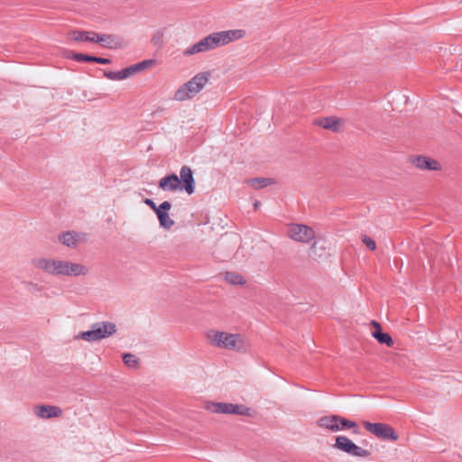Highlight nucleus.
<instances>
[{"mask_svg": "<svg viewBox=\"0 0 462 462\" xmlns=\"http://www.w3.org/2000/svg\"><path fill=\"white\" fill-rule=\"evenodd\" d=\"M33 268L54 276H85L89 269L81 263L51 257H34L31 260Z\"/></svg>", "mask_w": 462, "mask_h": 462, "instance_id": "nucleus-1", "label": "nucleus"}, {"mask_svg": "<svg viewBox=\"0 0 462 462\" xmlns=\"http://www.w3.org/2000/svg\"><path fill=\"white\" fill-rule=\"evenodd\" d=\"M245 35V32L241 29L213 32L201 39L199 42L187 48L183 53L186 56H189L196 53L211 51L217 47L226 45L231 42L242 39Z\"/></svg>", "mask_w": 462, "mask_h": 462, "instance_id": "nucleus-2", "label": "nucleus"}, {"mask_svg": "<svg viewBox=\"0 0 462 462\" xmlns=\"http://www.w3.org/2000/svg\"><path fill=\"white\" fill-rule=\"evenodd\" d=\"M207 338L214 346L227 350L242 352L245 349V340L240 334H231L218 330H208Z\"/></svg>", "mask_w": 462, "mask_h": 462, "instance_id": "nucleus-3", "label": "nucleus"}, {"mask_svg": "<svg viewBox=\"0 0 462 462\" xmlns=\"http://www.w3.org/2000/svg\"><path fill=\"white\" fill-rule=\"evenodd\" d=\"M209 72H201L195 75L188 82L182 84L173 95V99L179 102L192 99L208 84Z\"/></svg>", "mask_w": 462, "mask_h": 462, "instance_id": "nucleus-4", "label": "nucleus"}, {"mask_svg": "<svg viewBox=\"0 0 462 462\" xmlns=\"http://www.w3.org/2000/svg\"><path fill=\"white\" fill-rule=\"evenodd\" d=\"M116 333V326L113 322L102 321L91 325L90 329L82 331L74 337L75 339H82L88 342L99 341Z\"/></svg>", "mask_w": 462, "mask_h": 462, "instance_id": "nucleus-5", "label": "nucleus"}, {"mask_svg": "<svg viewBox=\"0 0 462 462\" xmlns=\"http://www.w3.org/2000/svg\"><path fill=\"white\" fill-rule=\"evenodd\" d=\"M363 425L367 431L380 439L397 441L399 439V436L395 432L394 429L389 424L382 422L373 423L365 420L363 421Z\"/></svg>", "mask_w": 462, "mask_h": 462, "instance_id": "nucleus-6", "label": "nucleus"}, {"mask_svg": "<svg viewBox=\"0 0 462 462\" xmlns=\"http://www.w3.org/2000/svg\"><path fill=\"white\" fill-rule=\"evenodd\" d=\"M333 448L357 457H367L370 452L357 445L346 436H337Z\"/></svg>", "mask_w": 462, "mask_h": 462, "instance_id": "nucleus-7", "label": "nucleus"}, {"mask_svg": "<svg viewBox=\"0 0 462 462\" xmlns=\"http://www.w3.org/2000/svg\"><path fill=\"white\" fill-rule=\"evenodd\" d=\"M288 236L297 242L310 243L315 237V231L303 224H291L288 226Z\"/></svg>", "mask_w": 462, "mask_h": 462, "instance_id": "nucleus-8", "label": "nucleus"}, {"mask_svg": "<svg viewBox=\"0 0 462 462\" xmlns=\"http://www.w3.org/2000/svg\"><path fill=\"white\" fill-rule=\"evenodd\" d=\"M207 409L215 413L250 415V409L242 404L210 402Z\"/></svg>", "mask_w": 462, "mask_h": 462, "instance_id": "nucleus-9", "label": "nucleus"}, {"mask_svg": "<svg viewBox=\"0 0 462 462\" xmlns=\"http://www.w3.org/2000/svg\"><path fill=\"white\" fill-rule=\"evenodd\" d=\"M96 43L108 49L117 50L127 46V42L115 34H99L96 36Z\"/></svg>", "mask_w": 462, "mask_h": 462, "instance_id": "nucleus-10", "label": "nucleus"}, {"mask_svg": "<svg viewBox=\"0 0 462 462\" xmlns=\"http://www.w3.org/2000/svg\"><path fill=\"white\" fill-rule=\"evenodd\" d=\"M180 189L185 190L189 195L195 191V180L193 172L189 166H182L180 171Z\"/></svg>", "mask_w": 462, "mask_h": 462, "instance_id": "nucleus-11", "label": "nucleus"}, {"mask_svg": "<svg viewBox=\"0 0 462 462\" xmlns=\"http://www.w3.org/2000/svg\"><path fill=\"white\" fill-rule=\"evenodd\" d=\"M33 412L41 419H51L61 416L62 410L53 405H38L33 408Z\"/></svg>", "mask_w": 462, "mask_h": 462, "instance_id": "nucleus-12", "label": "nucleus"}, {"mask_svg": "<svg viewBox=\"0 0 462 462\" xmlns=\"http://www.w3.org/2000/svg\"><path fill=\"white\" fill-rule=\"evenodd\" d=\"M171 208V204L169 201H163L159 205V210L155 213L160 225L165 228L170 229L174 225V221L170 217L168 211Z\"/></svg>", "mask_w": 462, "mask_h": 462, "instance_id": "nucleus-13", "label": "nucleus"}, {"mask_svg": "<svg viewBox=\"0 0 462 462\" xmlns=\"http://www.w3.org/2000/svg\"><path fill=\"white\" fill-rule=\"evenodd\" d=\"M315 124L323 129L339 133L342 129L343 120L335 116H328L317 120Z\"/></svg>", "mask_w": 462, "mask_h": 462, "instance_id": "nucleus-14", "label": "nucleus"}, {"mask_svg": "<svg viewBox=\"0 0 462 462\" xmlns=\"http://www.w3.org/2000/svg\"><path fill=\"white\" fill-rule=\"evenodd\" d=\"M159 188L164 191L174 192L180 189V180L174 173L166 175L160 180Z\"/></svg>", "mask_w": 462, "mask_h": 462, "instance_id": "nucleus-15", "label": "nucleus"}, {"mask_svg": "<svg viewBox=\"0 0 462 462\" xmlns=\"http://www.w3.org/2000/svg\"><path fill=\"white\" fill-rule=\"evenodd\" d=\"M413 164L421 170L439 171L440 164L433 159L426 156H417L413 159Z\"/></svg>", "mask_w": 462, "mask_h": 462, "instance_id": "nucleus-16", "label": "nucleus"}, {"mask_svg": "<svg viewBox=\"0 0 462 462\" xmlns=\"http://www.w3.org/2000/svg\"><path fill=\"white\" fill-rule=\"evenodd\" d=\"M338 420L339 415L323 416L319 419L318 425L333 432L339 431Z\"/></svg>", "mask_w": 462, "mask_h": 462, "instance_id": "nucleus-17", "label": "nucleus"}, {"mask_svg": "<svg viewBox=\"0 0 462 462\" xmlns=\"http://www.w3.org/2000/svg\"><path fill=\"white\" fill-rule=\"evenodd\" d=\"M97 32L92 31H72L70 38L76 42H96Z\"/></svg>", "mask_w": 462, "mask_h": 462, "instance_id": "nucleus-18", "label": "nucleus"}, {"mask_svg": "<svg viewBox=\"0 0 462 462\" xmlns=\"http://www.w3.org/2000/svg\"><path fill=\"white\" fill-rule=\"evenodd\" d=\"M58 239L62 245L68 247H73L79 240V234L74 231L63 232L59 235Z\"/></svg>", "mask_w": 462, "mask_h": 462, "instance_id": "nucleus-19", "label": "nucleus"}, {"mask_svg": "<svg viewBox=\"0 0 462 462\" xmlns=\"http://www.w3.org/2000/svg\"><path fill=\"white\" fill-rule=\"evenodd\" d=\"M309 255L314 259H320L328 255L324 243L315 242L309 250Z\"/></svg>", "mask_w": 462, "mask_h": 462, "instance_id": "nucleus-20", "label": "nucleus"}, {"mask_svg": "<svg viewBox=\"0 0 462 462\" xmlns=\"http://www.w3.org/2000/svg\"><path fill=\"white\" fill-rule=\"evenodd\" d=\"M246 183L253 189H259L273 184V181L268 178H254L247 180Z\"/></svg>", "mask_w": 462, "mask_h": 462, "instance_id": "nucleus-21", "label": "nucleus"}, {"mask_svg": "<svg viewBox=\"0 0 462 462\" xmlns=\"http://www.w3.org/2000/svg\"><path fill=\"white\" fill-rule=\"evenodd\" d=\"M225 280L234 285H243L245 283V279L243 275L235 272H226L225 273Z\"/></svg>", "mask_w": 462, "mask_h": 462, "instance_id": "nucleus-22", "label": "nucleus"}, {"mask_svg": "<svg viewBox=\"0 0 462 462\" xmlns=\"http://www.w3.org/2000/svg\"><path fill=\"white\" fill-rule=\"evenodd\" d=\"M338 426H340V430L343 429H353V432L357 434L358 426L355 421L349 420L344 417L339 416Z\"/></svg>", "mask_w": 462, "mask_h": 462, "instance_id": "nucleus-23", "label": "nucleus"}, {"mask_svg": "<svg viewBox=\"0 0 462 462\" xmlns=\"http://www.w3.org/2000/svg\"><path fill=\"white\" fill-rule=\"evenodd\" d=\"M124 364L129 368H136L138 366V359L136 356L130 353H125L123 355Z\"/></svg>", "mask_w": 462, "mask_h": 462, "instance_id": "nucleus-24", "label": "nucleus"}, {"mask_svg": "<svg viewBox=\"0 0 462 462\" xmlns=\"http://www.w3.org/2000/svg\"><path fill=\"white\" fill-rule=\"evenodd\" d=\"M375 339L380 344H384L387 346H392L393 345V339L388 333H383V332L377 333Z\"/></svg>", "mask_w": 462, "mask_h": 462, "instance_id": "nucleus-25", "label": "nucleus"}, {"mask_svg": "<svg viewBox=\"0 0 462 462\" xmlns=\"http://www.w3.org/2000/svg\"><path fill=\"white\" fill-rule=\"evenodd\" d=\"M155 64L154 60H144L139 63L134 64L135 69H137V72H140L145 69H148L150 67H152Z\"/></svg>", "mask_w": 462, "mask_h": 462, "instance_id": "nucleus-26", "label": "nucleus"}, {"mask_svg": "<svg viewBox=\"0 0 462 462\" xmlns=\"http://www.w3.org/2000/svg\"><path fill=\"white\" fill-rule=\"evenodd\" d=\"M163 32L162 31H157L153 33L152 37V42L153 45L161 47L163 43Z\"/></svg>", "mask_w": 462, "mask_h": 462, "instance_id": "nucleus-27", "label": "nucleus"}, {"mask_svg": "<svg viewBox=\"0 0 462 462\" xmlns=\"http://www.w3.org/2000/svg\"><path fill=\"white\" fill-rule=\"evenodd\" d=\"M105 77L112 80H122L124 79L122 70L119 71H106Z\"/></svg>", "mask_w": 462, "mask_h": 462, "instance_id": "nucleus-28", "label": "nucleus"}, {"mask_svg": "<svg viewBox=\"0 0 462 462\" xmlns=\"http://www.w3.org/2000/svg\"><path fill=\"white\" fill-rule=\"evenodd\" d=\"M93 57L90 55L83 54V53H73L72 59L77 61H88V62H93Z\"/></svg>", "mask_w": 462, "mask_h": 462, "instance_id": "nucleus-29", "label": "nucleus"}, {"mask_svg": "<svg viewBox=\"0 0 462 462\" xmlns=\"http://www.w3.org/2000/svg\"><path fill=\"white\" fill-rule=\"evenodd\" d=\"M135 73H137V69H135L134 64L122 69V74H123L124 79L129 78L130 76H132Z\"/></svg>", "mask_w": 462, "mask_h": 462, "instance_id": "nucleus-30", "label": "nucleus"}, {"mask_svg": "<svg viewBox=\"0 0 462 462\" xmlns=\"http://www.w3.org/2000/svg\"><path fill=\"white\" fill-rule=\"evenodd\" d=\"M362 240H363L364 244L367 246L368 249H370L372 251L376 249L375 241L373 240L372 238L365 236L363 237Z\"/></svg>", "mask_w": 462, "mask_h": 462, "instance_id": "nucleus-31", "label": "nucleus"}, {"mask_svg": "<svg viewBox=\"0 0 462 462\" xmlns=\"http://www.w3.org/2000/svg\"><path fill=\"white\" fill-rule=\"evenodd\" d=\"M371 326L374 328V330L372 331V336L375 338L376 337V334L377 333H381L383 332L382 331V327L381 325L375 321V320H373L371 321Z\"/></svg>", "mask_w": 462, "mask_h": 462, "instance_id": "nucleus-32", "label": "nucleus"}, {"mask_svg": "<svg viewBox=\"0 0 462 462\" xmlns=\"http://www.w3.org/2000/svg\"><path fill=\"white\" fill-rule=\"evenodd\" d=\"M143 202L148 207H150L155 213L159 210V206H156V204L151 199H145Z\"/></svg>", "mask_w": 462, "mask_h": 462, "instance_id": "nucleus-33", "label": "nucleus"}, {"mask_svg": "<svg viewBox=\"0 0 462 462\" xmlns=\"http://www.w3.org/2000/svg\"><path fill=\"white\" fill-rule=\"evenodd\" d=\"M93 62H97L99 64H109L111 60L106 58H100V57H93Z\"/></svg>", "mask_w": 462, "mask_h": 462, "instance_id": "nucleus-34", "label": "nucleus"}, {"mask_svg": "<svg viewBox=\"0 0 462 462\" xmlns=\"http://www.w3.org/2000/svg\"><path fill=\"white\" fill-rule=\"evenodd\" d=\"M24 283L30 288L31 291H41V287L33 282H26Z\"/></svg>", "mask_w": 462, "mask_h": 462, "instance_id": "nucleus-35", "label": "nucleus"}, {"mask_svg": "<svg viewBox=\"0 0 462 462\" xmlns=\"http://www.w3.org/2000/svg\"><path fill=\"white\" fill-rule=\"evenodd\" d=\"M260 205V202L259 201H256L254 204V208L256 209Z\"/></svg>", "mask_w": 462, "mask_h": 462, "instance_id": "nucleus-36", "label": "nucleus"}]
</instances>
